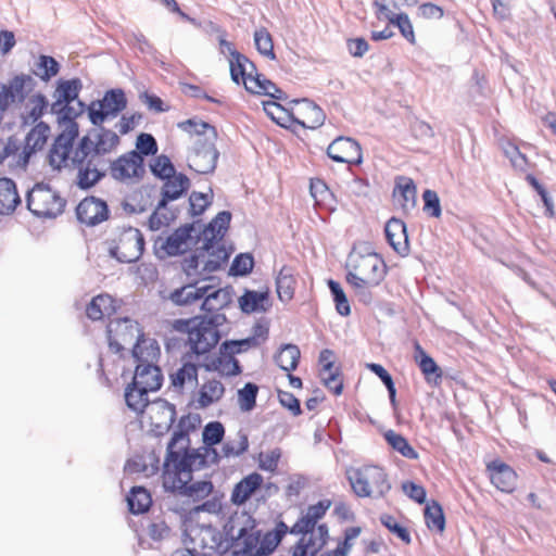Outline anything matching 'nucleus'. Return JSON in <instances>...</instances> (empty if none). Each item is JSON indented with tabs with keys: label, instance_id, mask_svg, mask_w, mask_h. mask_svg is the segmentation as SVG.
<instances>
[{
	"label": "nucleus",
	"instance_id": "1",
	"mask_svg": "<svg viewBox=\"0 0 556 556\" xmlns=\"http://www.w3.org/2000/svg\"><path fill=\"white\" fill-rule=\"evenodd\" d=\"M127 106L125 92L121 88L108 90L102 100L92 101L88 106V115L94 126L77 142L71 166L76 169V186L80 190H89L105 177L108 162L105 155L112 153L119 144L118 135L102 124Z\"/></svg>",
	"mask_w": 556,
	"mask_h": 556
},
{
	"label": "nucleus",
	"instance_id": "2",
	"mask_svg": "<svg viewBox=\"0 0 556 556\" xmlns=\"http://www.w3.org/2000/svg\"><path fill=\"white\" fill-rule=\"evenodd\" d=\"M203 299L201 309L205 312L204 315L173 323L176 331L188 333L190 349L197 355H203L217 345L220 340L219 327L227 321L220 311L232 302L231 291L227 288L211 290Z\"/></svg>",
	"mask_w": 556,
	"mask_h": 556
},
{
	"label": "nucleus",
	"instance_id": "3",
	"mask_svg": "<svg viewBox=\"0 0 556 556\" xmlns=\"http://www.w3.org/2000/svg\"><path fill=\"white\" fill-rule=\"evenodd\" d=\"M72 103L65 102L56 110H50L52 114L56 115L61 129L49 152L50 165L58 169L66 165L67 161L71 162L75 150L73 142L79 135V126L75 119L85 111V103L80 100H77L75 105Z\"/></svg>",
	"mask_w": 556,
	"mask_h": 556
},
{
	"label": "nucleus",
	"instance_id": "4",
	"mask_svg": "<svg viewBox=\"0 0 556 556\" xmlns=\"http://www.w3.org/2000/svg\"><path fill=\"white\" fill-rule=\"evenodd\" d=\"M176 462L164 459L163 464V479L164 486L181 496L192 498L194 502L201 501L207 497L214 489L213 483L210 480H201L191 483L192 472L198 469H186L180 471V468H176Z\"/></svg>",
	"mask_w": 556,
	"mask_h": 556
},
{
	"label": "nucleus",
	"instance_id": "5",
	"mask_svg": "<svg viewBox=\"0 0 556 556\" xmlns=\"http://www.w3.org/2000/svg\"><path fill=\"white\" fill-rule=\"evenodd\" d=\"M190 179L182 173H178L177 175L164 180V185L161 189L162 198L157 202L155 210L148 220L149 228L151 230L156 231L163 226H168L176 219V213L167 210L168 202L181 198L190 189Z\"/></svg>",
	"mask_w": 556,
	"mask_h": 556
},
{
	"label": "nucleus",
	"instance_id": "6",
	"mask_svg": "<svg viewBox=\"0 0 556 556\" xmlns=\"http://www.w3.org/2000/svg\"><path fill=\"white\" fill-rule=\"evenodd\" d=\"M346 478L353 492L358 497L379 498L383 497L391 490L388 475L378 466L349 469Z\"/></svg>",
	"mask_w": 556,
	"mask_h": 556
},
{
	"label": "nucleus",
	"instance_id": "7",
	"mask_svg": "<svg viewBox=\"0 0 556 556\" xmlns=\"http://www.w3.org/2000/svg\"><path fill=\"white\" fill-rule=\"evenodd\" d=\"M27 208L37 217L55 218L64 212L66 200L48 184H36L26 197Z\"/></svg>",
	"mask_w": 556,
	"mask_h": 556
},
{
	"label": "nucleus",
	"instance_id": "8",
	"mask_svg": "<svg viewBox=\"0 0 556 556\" xmlns=\"http://www.w3.org/2000/svg\"><path fill=\"white\" fill-rule=\"evenodd\" d=\"M193 232H195V223H188L175 229L167 237L159 236L153 243L156 257L165 260L189 251L200 241V233L193 235Z\"/></svg>",
	"mask_w": 556,
	"mask_h": 556
},
{
	"label": "nucleus",
	"instance_id": "9",
	"mask_svg": "<svg viewBox=\"0 0 556 556\" xmlns=\"http://www.w3.org/2000/svg\"><path fill=\"white\" fill-rule=\"evenodd\" d=\"M109 253L119 263L137 262L144 251V238L141 231L134 227L118 229L115 238L108 241Z\"/></svg>",
	"mask_w": 556,
	"mask_h": 556
},
{
	"label": "nucleus",
	"instance_id": "10",
	"mask_svg": "<svg viewBox=\"0 0 556 556\" xmlns=\"http://www.w3.org/2000/svg\"><path fill=\"white\" fill-rule=\"evenodd\" d=\"M106 336L110 350L113 353H119L126 345L134 346L144 333L136 320L123 317L110 320L106 326Z\"/></svg>",
	"mask_w": 556,
	"mask_h": 556
},
{
	"label": "nucleus",
	"instance_id": "11",
	"mask_svg": "<svg viewBox=\"0 0 556 556\" xmlns=\"http://www.w3.org/2000/svg\"><path fill=\"white\" fill-rule=\"evenodd\" d=\"M108 162L105 174L110 172L111 177L119 182L138 181L146 174L143 157L136 150L119 155L117 159Z\"/></svg>",
	"mask_w": 556,
	"mask_h": 556
},
{
	"label": "nucleus",
	"instance_id": "12",
	"mask_svg": "<svg viewBox=\"0 0 556 556\" xmlns=\"http://www.w3.org/2000/svg\"><path fill=\"white\" fill-rule=\"evenodd\" d=\"M222 454L213 446L203 445L198 448H192L190 445L177 454L176 457L169 459L172 463L176 462L175 466H179V470L198 469L202 470L212 465L218 464Z\"/></svg>",
	"mask_w": 556,
	"mask_h": 556
},
{
	"label": "nucleus",
	"instance_id": "13",
	"mask_svg": "<svg viewBox=\"0 0 556 556\" xmlns=\"http://www.w3.org/2000/svg\"><path fill=\"white\" fill-rule=\"evenodd\" d=\"M215 139L198 138L188 155V167L198 174H211L215 170L219 152Z\"/></svg>",
	"mask_w": 556,
	"mask_h": 556
},
{
	"label": "nucleus",
	"instance_id": "14",
	"mask_svg": "<svg viewBox=\"0 0 556 556\" xmlns=\"http://www.w3.org/2000/svg\"><path fill=\"white\" fill-rule=\"evenodd\" d=\"M151 432L155 437L166 434L176 420V407L164 399L152 401L148 407Z\"/></svg>",
	"mask_w": 556,
	"mask_h": 556
},
{
	"label": "nucleus",
	"instance_id": "15",
	"mask_svg": "<svg viewBox=\"0 0 556 556\" xmlns=\"http://www.w3.org/2000/svg\"><path fill=\"white\" fill-rule=\"evenodd\" d=\"M184 544L195 552L200 548L204 555L215 552L220 546V534L212 525H197L184 533Z\"/></svg>",
	"mask_w": 556,
	"mask_h": 556
},
{
	"label": "nucleus",
	"instance_id": "16",
	"mask_svg": "<svg viewBox=\"0 0 556 556\" xmlns=\"http://www.w3.org/2000/svg\"><path fill=\"white\" fill-rule=\"evenodd\" d=\"M200 422L201 418L198 414H188L180 417L177 429L167 443L165 459L176 457L178 453L190 445L189 432L195 430Z\"/></svg>",
	"mask_w": 556,
	"mask_h": 556
},
{
	"label": "nucleus",
	"instance_id": "17",
	"mask_svg": "<svg viewBox=\"0 0 556 556\" xmlns=\"http://www.w3.org/2000/svg\"><path fill=\"white\" fill-rule=\"evenodd\" d=\"M327 155L337 163L358 165L363 161L359 143L350 137L340 136L327 148Z\"/></svg>",
	"mask_w": 556,
	"mask_h": 556
},
{
	"label": "nucleus",
	"instance_id": "18",
	"mask_svg": "<svg viewBox=\"0 0 556 556\" xmlns=\"http://www.w3.org/2000/svg\"><path fill=\"white\" fill-rule=\"evenodd\" d=\"M110 216L108 204L102 199L87 197L76 206V217L86 226L92 227L106 220Z\"/></svg>",
	"mask_w": 556,
	"mask_h": 556
},
{
	"label": "nucleus",
	"instance_id": "19",
	"mask_svg": "<svg viewBox=\"0 0 556 556\" xmlns=\"http://www.w3.org/2000/svg\"><path fill=\"white\" fill-rule=\"evenodd\" d=\"M353 269L358 270L369 285H379L386 277L387 267L377 253L352 256Z\"/></svg>",
	"mask_w": 556,
	"mask_h": 556
},
{
	"label": "nucleus",
	"instance_id": "20",
	"mask_svg": "<svg viewBox=\"0 0 556 556\" xmlns=\"http://www.w3.org/2000/svg\"><path fill=\"white\" fill-rule=\"evenodd\" d=\"M291 103L300 105L298 115H294L293 122L303 128L316 129L324 125L326 115L320 106L314 101L303 98L294 99Z\"/></svg>",
	"mask_w": 556,
	"mask_h": 556
},
{
	"label": "nucleus",
	"instance_id": "21",
	"mask_svg": "<svg viewBox=\"0 0 556 556\" xmlns=\"http://www.w3.org/2000/svg\"><path fill=\"white\" fill-rule=\"evenodd\" d=\"M492 484L500 491L511 493L517 484V473L507 464L493 460L486 466Z\"/></svg>",
	"mask_w": 556,
	"mask_h": 556
},
{
	"label": "nucleus",
	"instance_id": "22",
	"mask_svg": "<svg viewBox=\"0 0 556 556\" xmlns=\"http://www.w3.org/2000/svg\"><path fill=\"white\" fill-rule=\"evenodd\" d=\"M386 238L392 249L401 256L409 253L406 224L395 217L390 218L384 227Z\"/></svg>",
	"mask_w": 556,
	"mask_h": 556
},
{
	"label": "nucleus",
	"instance_id": "23",
	"mask_svg": "<svg viewBox=\"0 0 556 556\" xmlns=\"http://www.w3.org/2000/svg\"><path fill=\"white\" fill-rule=\"evenodd\" d=\"M193 280L169 293L168 300L177 306H188L204 298L213 289L212 286L198 287Z\"/></svg>",
	"mask_w": 556,
	"mask_h": 556
},
{
	"label": "nucleus",
	"instance_id": "24",
	"mask_svg": "<svg viewBox=\"0 0 556 556\" xmlns=\"http://www.w3.org/2000/svg\"><path fill=\"white\" fill-rule=\"evenodd\" d=\"M256 528V521L247 511H236L224 525V533L230 540L243 538L248 532Z\"/></svg>",
	"mask_w": 556,
	"mask_h": 556
},
{
	"label": "nucleus",
	"instance_id": "25",
	"mask_svg": "<svg viewBox=\"0 0 556 556\" xmlns=\"http://www.w3.org/2000/svg\"><path fill=\"white\" fill-rule=\"evenodd\" d=\"M132 382L150 392H155L163 383L162 370L157 365H137Z\"/></svg>",
	"mask_w": 556,
	"mask_h": 556
},
{
	"label": "nucleus",
	"instance_id": "26",
	"mask_svg": "<svg viewBox=\"0 0 556 556\" xmlns=\"http://www.w3.org/2000/svg\"><path fill=\"white\" fill-rule=\"evenodd\" d=\"M263 477L258 472H252L235 484L230 501L235 505L244 504L251 495L261 488Z\"/></svg>",
	"mask_w": 556,
	"mask_h": 556
},
{
	"label": "nucleus",
	"instance_id": "27",
	"mask_svg": "<svg viewBox=\"0 0 556 556\" xmlns=\"http://www.w3.org/2000/svg\"><path fill=\"white\" fill-rule=\"evenodd\" d=\"M132 357L137 365H156L161 350L156 340L148 339L144 336L136 341L131 350Z\"/></svg>",
	"mask_w": 556,
	"mask_h": 556
},
{
	"label": "nucleus",
	"instance_id": "28",
	"mask_svg": "<svg viewBox=\"0 0 556 556\" xmlns=\"http://www.w3.org/2000/svg\"><path fill=\"white\" fill-rule=\"evenodd\" d=\"M83 84L79 78H72L68 80L59 79L53 97L54 102L50 105V110H56L62 103L74 102L77 100Z\"/></svg>",
	"mask_w": 556,
	"mask_h": 556
},
{
	"label": "nucleus",
	"instance_id": "29",
	"mask_svg": "<svg viewBox=\"0 0 556 556\" xmlns=\"http://www.w3.org/2000/svg\"><path fill=\"white\" fill-rule=\"evenodd\" d=\"M117 311L116 301L110 294H99L89 302L86 315L91 320H101L104 316H111Z\"/></svg>",
	"mask_w": 556,
	"mask_h": 556
},
{
	"label": "nucleus",
	"instance_id": "30",
	"mask_svg": "<svg viewBox=\"0 0 556 556\" xmlns=\"http://www.w3.org/2000/svg\"><path fill=\"white\" fill-rule=\"evenodd\" d=\"M415 358L428 383L439 384L443 372L434 359L426 353L418 342L415 343Z\"/></svg>",
	"mask_w": 556,
	"mask_h": 556
},
{
	"label": "nucleus",
	"instance_id": "31",
	"mask_svg": "<svg viewBox=\"0 0 556 556\" xmlns=\"http://www.w3.org/2000/svg\"><path fill=\"white\" fill-rule=\"evenodd\" d=\"M49 108V102L45 94L36 93L28 100L26 112L21 114V124L23 127L36 125Z\"/></svg>",
	"mask_w": 556,
	"mask_h": 556
},
{
	"label": "nucleus",
	"instance_id": "32",
	"mask_svg": "<svg viewBox=\"0 0 556 556\" xmlns=\"http://www.w3.org/2000/svg\"><path fill=\"white\" fill-rule=\"evenodd\" d=\"M295 270L288 265H283L276 277V291L281 302H290L294 296L296 279Z\"/></svg>",
	"mask_w": 556,
	"mask_h": 556
},
{
	"label": "nucleus",
	"instance_id": "33",
	"mask_svg": "<svg viewBox=\"0 0 556 556\" xmlns=\"http://www.w3.org/2000/svg\"><path fill=\"white\" fill-rule=\"evenodd\" d=\"M245 90L254 94L268 96L276 100L287 99L286 92L279 89L275 83L267 79L262 74H256L253 79H250V83L245 81Z\"/></svg>",
	"mask_w": 556,
	"mask_h": 556
},
{
	"label": "nucleus",
	"instance_id": "34",
	"mask_svg": "<svg viewBox=\"0 0 556 556\" xmlns=\"http://www.w3.org/2000/svg\"><path fill=\"white\" fill-rule=\"evenodd\" d=\"M288 531L289 527L283 521H278L274 530L267 531L263 538L260 536V546L257 552H254V556L270 555Z\"/></svg>",
	"mask_w": 556,
	"mask_h": 556
},
{
	"label": "nucleus",
	"instance_id": "35",
	"mask_svg": "<svg viewBox=\"0 0 556 556\" xmlns=\"http://www.w3.org/2000/svg\"><path fill=\"white\" fill-rule=\"evenodd\" d=\"M50 136V126L45 122H38L29 130L25 138L24 152L27 155L42 150Z\"/></svg>",
	"mask_w": 556,
	"mask_h": 556
},
{
	"label": "nucleus",
	"instance_id": "36",
	"mask_svg": "<svg viewBox=\"0 0 556 556\" xmlns=\"http://www.w3.org/2000/svg\"><path fill=\"white\" fill-rule=\"evenodd\" d=\"M18 203L15 182L10 178H0V214H11Z\"/></svg>",
	"mask_w": 556,
	"mask_h": 556
},
{
	"label": "nucleus",
	"instance_id": "37",
	"mask_svg": "<svg viewBox=\"0 0 556 556\" xmlns=\"http://www.w3.org/2000/svg\"><path fill=\"white\" fill-rule=\"evenodd\" d=\"M36 81L30 75H16L13 77L5 87L12 93L14 103H23L27 96L34 90Z\"/></svg>",
	"mask_w": 556,
	"mask_h": 556
},
{
	"label": "nucleus",
	"instance_id": "38",
	"mask_svg": "<svg viewBox=\"0 0 556 556\" xmlns=\"http://www.w3.org/2000/svg\"><path fill=\"white\" fill-rule=\"evenodd\" d=\"M268 292L245 290L239 298V305L243 313L266 312L268 308Z\"/></svg>",
	"mask_w": 556,
	"mask_h": 556
},
{
	"label": "nucleus",
	"instance_id": "39",
	"mask_svg": "<svg viewBox=\"0 0 556 556\" xmlns=\"http://www.w3.org/2000/svg\"><path fill=\"white\" fill-rule=\"evenodd\" d=\"M149 392L135 382H131L125 389V401L129 409L135 413H143L146 407H149Z\"/></svg>",
	"mask_w": 556,
	"mask_h": 556
},
{
	"label": "nucleus",
	"instance_id": "40",
	"mask_svg": "<svg viewBox=\"0 0 556 556\" xmlns=\"http://www.w3.org/2000/svg\"><path fill=\"white\" fill-rule=\"evenodd\" d=\"M225 393L224 384L218 380H208L202 384L197 400L199 408H206L218 402Z\"/></svg>",
	"mask_w": 556,
	"mask_h": 556
},
{
	"label": "nucleus",
	"instance_id": "41",
	"mask_svg": "<svg viewBox=\"0 0 556 556\" xmlns=\"http://www.w3.org/2000/svg\"><path fill=\"white\" fill-rule=\"evenodd\" d=\"M301 352L298 345L287 343L281 345L279 352L275 355V362L280 369L291 372L296 369Z\"/></svg>",
	"mask_w": 556,
	"mask_h": 556
},
{
	"label": "nucleus",
	"instance_id": "42",
	"mask_svg": "<svg viewBox=\"0 0 556 556\" xmlns=\"http://www.w3.org/2000/svg\"><path fill=\"white\" fill-rule=\"evenodd\" d=\"M230 254L226 250L224 244H216L214 248L205 251L204 265L201 269V274H211L219 270L222 266L227 263Z\"/></svg>",
	"mask_w": 556,
	"mask_h": 556
},
{
	"label": "nucleus",
	"instance_id": "43",
	"mask_svg": "<svg viewBox=\"0 0 556 556\" xmlns=\"http://www.w3.org/2000/svg\"><path fill=\"white\" fill-rule=\"evenodd\" d=\"M172 386L175 389L182 390L186 384H198V366L191 362H186L180 368L169 375Z\"/></svg>",
	"mask_w": 556,
	"mask_h": 556
},
{
	"label": "nucleus",
	"instance_id": "44",
	"mask_svg": "<svg viewBox=\"0 0 556 556\" xmlns=\"http://www.w3.org/2000/svg\"><path fill=\"white\" fill-rule=\"evenodd\" d=\"M425 522L430 531L442 533L445 530V516L439 502L432 500L426 504Z\"/></svg>",
	"mask_w": 556,
	"mask_h": 556
},
{
	"label": "nucleus",
	"instance_id": "45",
	"mask_svg": "<svg viewBox=\"0 0 556 556\" xmlns=\"http://www.w3.org/2000/svg\"><path fill=\"white\" fill-rule=\"evenodd\" d=\"M230 546L236 547L233 556H254L260 546V530L256 528L248 532L243 538L231 541Z\"/></svg>",
	"mask_w": 556,
	"mask_h": 556
},
{
	"label": "nucleus",
	"instance_id": "46",
	"mask_svg": "<svg viewBox=\"0 0 556 556\" xmlns=\"http://www.w3.org/2000/svg\"><path fill=\"white\" fill-rule=\"evenodd\" d=\"M129 511L134 515H139L148 511L152 504L150 493L142 486L131 488L127 496Z\"/></svg>",
	"mask_w": 556,
	"mask_h": 556
},
{
	"label": "nucleus",
	"instance_id": "47",
	"mask_svg": "<svg viewBox=\"0 0 556 556\" xmlns=\"http://www.w3.org/2000/svg\"><path fill=\"white\" fill-rule=\"evenodd\" d=\"M396 190L400 192L401 206L403 211L408 212L413 210L416 205V186L413 179L407 177H400L396 181V188L394 190V194Z\"/></svg>",
	"mask_w": 556,
	"mask_h": 556
},
{
	"label": "nucleus",
	"instance_id": "48",
	"mask_svg": "<svg viewBox=\"0 0 556 556\" xmlns=\"http://www.w3.org/2000/svg\"><path fill=\"white\" fill-rule=\"evenodd\" d=\"M388 444L396 452H399L403 457L408 459H417L418 453L415 448L408 443L407 439L402 434L395 432L394 430H388L383 434Z\"/></svg>",
	"mask_w": 556,
	"mask_h": 556
},
{
	"label": "nucleus",
	"instance_id": "49",
	"mask_svg": "<svg viewBox=\"0 0 556 556\" xmlns=\"http://www.w3.org/2000/svg\"><path fill=\"white\" fill-rule=\"evenodd\" d=\"M204 258L205 250H203L202 248H197L194 253L184 258V261L181 262V268L184 273L187 275V277H197L198 281L200 279L206 280L208 278L207 274H201V270H199L200 263L204 264L205 262Z\"/></svg>",
	"mask_w": 556,
	"mask_h": 556
},
{
	"label": "nucleus",
	"instance_id": "50",
	"mask_svg": "<svg viewBox=\"0 0 556 556\" xmlns=\"http://www.w3.org/2000/svg\"><path fill=\"white\" fill-rule=\"evenodd\" d=\"M248 58L238 51L231 52V59L229 61L230 77L233 83L239 85L241 81L245 86L248 66Z\"/></svg>",
	"mask_w": 556,
	"mask_h": 556
},
{
	"label": "nucleus",
	"instance_id": "51",
	"mask_svg": "<svg viewBox=\"0 0 556 556\" xmlns=\"http://www.w3.org/2000/svg\"><path fill=\"white\" fill-rule=\"evenodd\" d=\"M254 43L256 50L264 56L276 60L274 52V42L270 33L265 27H261L254 31Z\"/></svg>",
	"mask_w": 556,
	"mask_h": 556
},
{
	"label": "nucleus",
	"instance_id": "52",
	"mask_svg": "<svg viewBox=\"0 0 556 556\" xmlns=\"http://www.w3.org/2000/svg\"><path fill=\"white\" fill-rule=\"evenodd\" d=\"M177 127L190 135L194 134L201 136L204 135L206 131H210L211 135L206 138L216 139L217 137L216 128L214 126L206 122L197 121L194 118H189L187 121L179 122L177 124Z\"/></svg>",
	"mask_w": 556,
	"mask_h": 556
},
{
	"label": "nucleus",
	"instance_id": "53",
	"mask_svg": "<svg viewBox=\"0 0 556 556\" xmlns=\"http://www.w3.org/2000/svg\"><path fill=\"white\" fill-rule=\"evenodd\" d=\"M150 169L155 177L162 180H166L178 174L170 159L165 154L156 156L153 163L150 164Z\"/></svg>",
	"mask_w": 556,
	"mask_h": 556
},
{
	"label": "nucleus",
	"instance_id": "54",
	"mask_svg": "<svg viewBox=\"0 0 556 556\" xmlns=\"http://www.w3.org/2000/svg\"><path fill=\"white\" fill-rule=\"evenodd\" d=\"M37 70L34 72L40 79L48 81L60 71L59 62L49 55H40L36 64Z\"/></svg>",
	"mask_w": 556,
	"mask_h": 556
},
{
	"label": "nucleus",
	"instance_id": "55",
	"mask_svg": "<svg viewBox=\"0 0 556 556\" xmlns=\"http://www.w3.org/2000/svg\"><path fill=\"white\" fill-rule=\"evenodd\" d=\"M263 109L267 116L280 126H286V123L289 121L293 122L294 114L290 113L278 102L265 101L263 102Z\"/></svg>",
	"mask_w": 556,
	"mask_h": 556
},
{
	"label": "nucleus",
	"instance_id": "56",
	"mask_svg": "<svg viewBox=\"0 0 556 556\" xmlns=\"http://www.w3.org/2000/svg\"><path fill=\"white\" fill-rule=\"evenodd\" d=\"M328 287L332 294L333 301L336 303V309L341 316H349L351 314L350 303L348 301L346 294L341 287V285L333 280H328Z\"/></svg>",
	"mask_w": 556,
	"mask_h": 556
},
{
	"label": "nucleus",
	"instance_id": "57",
	"mask_svg": "<svg viewBox=\"0 0 556 556\" xmlns=\"http://www.w3.org/2000/svg\"><path fill=\"white\" fill-rule=\"evenodd\" d=\"M257 393L258 387L252 382H247L238 390V403L242 412H251L255 407Z\"/></svg>",
	"mask_w": 556,
	"mask_h": 556
},
{
	"label": "nucleus",
	"instance_id": "58",
	"mask_svg": "<svg viewBox=\"0 0 556 556\" xmlns=\"http://www.w3.org/2000/svg\"><path fill=\"white\" fill-rule=\"evenodd\" d=\"M261 344V341H257L255 338H245L241 340H230L225 341L220 348V354H240L250 350L251 348H256Z\"/></svg>",
	"mask_w": 556,
	"mask_h": 556
},
{
	"label": "nucleus",
	"instance_id": "59",
	"mask_svg": "<svg viewBox=\"0 0 556 556\" xmlns=\"http://www.w3.org/2000/svg\"><path fill=\"white\" fill-rule=\"evenodd\" d=\"M200 233V240H203V244L200 247L203 250L207 251L208 249L214 248V245L219 244L216 242L217 239H222L225 235L214 227L211 223L205 225L203 229H201V225L195 223V232L193 235Z\"/></svg>",
	"mask_w": 556,
	"mask_h": 556
},
{
	"label": "nucleus",
	"instance_id": "60",
	"mask_svg": "<svg viewBox=\"0 0 556 556\" xmlns=\"http://www.w3.org/2000/svg\"><path fill=\"white\" fill-rule=\"evenodd\" d=\"M254 266V258L250 253L238 254L230 266L229 274L232 276H247Z\"/></svg>",
	"mask_w": 556,
	"mask_h": 556
},
{
	"label": "nucleus",
	"instance_id": "61",
	"mask_svg": "<svg viewBox=\"0 0 556 556\" xmlns=\"http://www.w3.org/2000/svg\"><path fill=\"white\" fill-rule=\"evenodd\" d=\"M224 435V426L219 421H211L203 429L202 441L204 445L214 446L222 442Z\"/></svg>",
	"mask_w": 556,
	"mask_h": 556
},
{
	"label": "nucleus",
	"instance_id": "62",
	"mask_svg": "<svg viewBox=\"0 0 556 556\" xmlns=\"http://www.w3.org/2000/svg\"><path fill=\"white\" fill-rule=\"evenodd\" d=\"M380 522L393 534H395L399 539H401L405 544L412 543V538L409 531L404 526L400 525L396 519L389 514H382L380 516Z\"/></svg>",
	"mask_w": 556,
	"mask_h": 556
},
{
	"label": "nucleus",
	"instance_id": "63",
	"mask_svg": "<svg viewBox=\"0 0 556 556\" xmlns=\"http://www.w3.org/2000/svg\"><path fill=\"white\" fill-rule=\"evenodd\" d=\"M233 355L235 354H220V357L217 358L215 368L223 376H237L241 372V366Z\"/></svg>",
	"mask_w": 556,
	"mask_h": 556
},
{
	"label": "nucleus",
	"instance_id": "64",
	"mask_svg": "<svg viewBox=\"0 0 556 556\" xmlns=\"http://www.w3.org/2000/svg\"><path fill=\"white\" fill-rule=\"evenodd\" d=\"M390 24L396 26L402 36L409 42L415 43V33L412 22L406 13H399L394 18H390Z\"/></svg>",
	"mask_w": 556,
	"mask_h": 556
}]
</instances>
